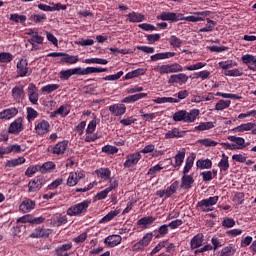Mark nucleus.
<instances>
[{
    "mask_svg": "<svg viewBox=\"0 0 256 256\" xmlns=\"http://www.w3.org/2000/svg\"><path fill=\"white\" fill-rule=\"evenodd\" d=\"M154 71H157L160 75H169L171 73H181L183 66L179 63L163 64L154 67Z\"/></svg>",
    "mask_w": 256,
    "mask_h": 256,
    "instance_id": "nucleus-1",
    "label": "nucleus"
},
{
    "mask_svg": "<svg viewBox=\"0 0 256 256\" xmlns=\"http://www.w3.org/2000/svg\"><path fill=\"white\" fill-rule=\"evenodd\" d=\"M219 202V196H212L207 199H203L197 203V208L199 211H202V213H209L210 211H213V206L217 205Z\"/></svg>",
    "mask_w": 256,
    "mask_h": 256,
    "instance_id": "nucleus-2",
    "label": "nucleus"
},
{
    "mask_svg": "<svg viewBox=\"0 0 256 256\" xmlns=\"http://www.w3.org/2000/svg\"><path fill=\"white\" fill-rule=\"evenodd\" d=\"M213 15L212 11L206 10L201 12H193L191 16H183L181 14L180 21H188L189 23H199L200 21H205V17H211Z\"/></svg>",
    "mask_w": 256,
    "mask_h": 256,
    "instance_id": "nucleus-3",
    "label": "nucleus"
},
{
    "mask_svg": "<svg viewBox=\"0 0 256 256\" xmlns=\"http://www.w3.org/2000/svg\"><path fill=\"white\" fill-rule=\"evenodd\" d=\"M90 203L91 202L89 200L80 202V203L68 208L66 213H67V215H69V217H77L79 215H82V213H85L87 211V209H89Z\"/></svg>",
    "mask_w": 256,
    "mask_h": 256,
    "instance_id": "nucleus-4",
    "label": "nucleus"
},
{
    "mask_svg": "<svg viewBox=\"0 0 256 256\" xmlns=\"http://www.w3.org/2000/svg\"><path fill=\"white\" fill-rule=\"evenodd\" d=\"M151 241H153V232L146 233L140 241L132 246V251H145V248L149 247Z\"/></svg>",
    "mask_w": 256,
    "mask_h": 256,
    "instance_id": "nucleus-5",
    "label": "nucleus"
},
{
    "mask_svg": "<svg viewBox=\"0 0 256 256\" xmlns=\"http://www.w3.org/2000/svg\"><path fill=\"white\" fill-rule=\"evenodd\" d=\"M84 177H85V172L83 170H76V171L70 172L66 185H68V187H75V185H77V183H79L81 179H84Z\"/></svg>",
    "mask_w": 256,
    "mask_h": 256,
    "instance_id": "nucleus-6",
    "label": "nucleus"
},
{
    "mask_svg": "<svg viewBox=\"0 0 256 256\" xmlns=\"http://www.w3.org/2000/svg\"><path fill=\"white\" fill-rule=\"evenodd\" d=\"M18 77H29L31 70L27 59L21 58L16 65Z\"/></svg>",
    "mask_w": 256,
    "mask_h": 256,
    "instance_id": "nucleus-7",
    "label": "nucleus"
},
{
    "mask_svg": "<svg viewBox=\"0 0 256 256\" xmlns=\"http://www.w3.org/2000/svg\"><path fill=\"white\" fill-rule=\"evenodd\" d=\"M67 147H69V142L63 140L58 142L54 146H50L48 148V151L49 153H52V155H65Z\"/></svg>",
    "mask_w": 256,
    "mask_h": 256,
    "instance_id": "nucleus-8",
    "label": "nucleus"
},
{
    "mask_svg": "<svg viewBox=\"0 0 256 256\" xmlns=\"http://www.w3.org/2000/svg\"><path fill=\"white\" fill-rule=\"evenodd\" d=\"M119 187V181L117 179H111L109 187L105 188L104 190L100 191L96 195V199L101 201L103 199H107V195L113 191V189H117Z\"/></svg>",
    "mask_w": 256,
    "mask_h": 256,
    "instance_id": "nucleus-9",
    "label": "nucleus"
},
{
    "mask_svg": "<svg viewBox=\"0 0 256 256\" xmlns=\"http://www.w3.org/2000/svg\"><path fill=\"white\" fill-rule=\"evenodd\" d=\"M178 187H179V182L175 181L166 190H158L156 192V195L157 197L167 199L171 197V195H174V193H177Z\"/></svg>",
    "mask_w": 256,
    "mask_h": 256,
    "instance_id": "nucleus-10",
    "label": "nucleus"
},
{
    "mask_svg": "<svg viewBox=\"0 0 256 256\" xmlns=\"http://www.w3.org/2000/svg\"><path fill=\"white\" fill-rule=\"evenodd\" d=\"M139 161H141V152L130 153L126 156L124 167L131 169V167H135Z\"/></svg>",
    "mask_w": 256,
    "mask_h": 256,
    "instance_id": "nucleus-11",
    "label": "nucleus"
},
{
    "mask_svg": "<svg viewBox=\"0 0 256 256\" xmlns=\"http://www.w3.org/2000/svg\"><path fill=\"white\" fill-rule=\"evenodd\" d=\"M27 93L30 103H32V105H37V103H39V89H37V86L33 83L29 84Z\"/></svg>",
    "mask_w": 256,
    "mask_h": 256,
    "instance_id": "nucleus-12",
    "label": "nucleus"
},
{
    "mask_svg": "<svg viewBox=\"0 0 256 256\" xmlns=\"http://www.w3.org/2000/svg\"><path fill=\"white\" fill-rule=\"evenodd\" d=\"M109 111L113 117H121V115H125L127 106L123 102L112 104L109 106Z\"/></svg>",
    "mask_w": 256,
    "mask_h": 256,
    "instance_id": "nucleus-13",
    "label": "nucleus"
},
{
    "mask_svg": "<svg viewBox=\"0 0 256 256\" xmlns=\"http://www.w3.org/2000/svg\"><path fill=\"white\" fill-rule=\"evenodd\" d=\"M44 184H45V179H43V177H36L32 179L28 183L29 193H36V191H39Z\"/></svg>",
    "mask_w": 256,
    "mask_h": 256,
    "instance_id": "nucleus-14",
    "label": "nucleus"
},
{
    "mask_svg": "<svg viewBox=\"0 0 256 256\" xmlns=\"http://www.w3.org/2000/svg\"><path fill=\"white\" fill-rule=\"evenodd\" d=\"M157 19H160V21H172L173 23H177V21H181V13L162 12L157 16Z\"/></svg>",
    "mask_w": 256,
    "mask_h": 256,
    "instance_id": "nucleus-15",
    "label": "nucleus"
},
{
    "mask_svg": "<svg viewBox=\"0 0 256 256\" xmlns=\"http://www.w3.org/2000/svg\"><path fill=\"white\" fill-rule=\"evenodd\" d=\"M21 131H23V118H17L10 124L8 133H11L12 135H19Z\"/></svg>",
    "mask_w": 256,
    "mask_h": 256,
    "instance_id": "nucleus-16",
    "label": "nucleus"
},
{
    "mask_svg": "<svg viewBox=\"0 0 256 256\" xmlns=\"http://www.w3.org/2000/svg\"><path fill=\"white\" fill-rule=\"evenodd\" d=\"M189 81V76L185 73L173 74L169 77L168 83L171 85L173 83H178V85H185Z\"/></svg>",
    "mask_w": 256,
    "mask_h": 256,
    "instance_id": "nucleus-17",
    "label": "nucleus"
},
{
    "mask_svg": "<svg viewBox=\"0 0 256 256\" xmlns=\"http://www.w3.org/2000/svg\"><path fill=\"white\" fill-rule=\"evenodd\" d=\"M71 249H73V243L71 242L59 245L55 248L56 256H71V253H69Z\"/></svg>",
    "mask_w": 256,
    "mask_h": 256,
    "instance_id": "nucleus-18",
    "label": "nucleus"
},
{
    "mask_svg": "<svg viewBox=\"0 0 256 256\" xmlns=\"http://www.w3.org/2000/svg\"><path fill=\"white\" fill-rule=\"evenodd\" d=\"M205 242V236L203 233H198L190 240V249L193 251L195 249H199V247H203V243Z\"/></svg>",
    "mask_w": 256,
    "mask_h": 256,
    "instance_id": "nucleus-19",
    "label": "nucleus"
},
{
    "mask_svg": "<svg viewBox=\"0 0 256 256\" xmlns=\"http://www.w3.org/2000/svg\"><path fill=\"white\" fill-rule=\"evenodd\" d=\"M50 127L51 125L46 120H42L35 123V131L37 135H45L49 133Z\"/></svg>",
    "mask_w": 256,
    "mask_h": 256,
    "instance_id": "nucleus-20",
    "label": "nucleus"
},
{
    "mask_svg": "<svg viewBox=\"0 0 256 256\" xmlns=\"http://www.w3.org/2000/svg\"><path fill=\"white\" fill-rule=\"evenodd\" d=\"M121 241H123V238L117 234H114L106 237L104 244L106 247H117V245H121Z\"/></svg>",
    "mask_w": 256,
    "mask_h": 256,
    "instance_id": "nucleus-21",
    "label": "nucleus"
},
{
    "mask_svg": "<svg viewBox=\"0 0 256 256\" xmlns=\"http://www.w3.org/2000/svg\"><path fill=\"white\" fill-rule=\"evenodd\" d=\"M19 209L22 213H31L35 209V201L26 198L21 202Z\"/></svg>",
    "mask_w": 256,
    "mask_h": 256,
    "instance_id": "nucleus-22",
    "label": "nucleus"
},
{
    "mask_svg": "<svg viewBox=\"0 0 256 256\" xmlns=\"http://www.w3.org/2000/svg\"><path fill=\"white\" fill-rule=\"evenodd\" d=\"M255 127H256V123L247 122L233 128L232 131L234 133H245V131H251V133L253 134V129H255Z\"/></svg>",
    "mask_w": 256,
    "mask_h": 256,
    "instance_id": "nucleus-23",
    "label": "nucleus"
},
{
    "mask_svg": "<svg viewBox=\"0 0 256 256\" xmlns=\"http://www.w3.org/2000/svg\"><path fill=\"white\" fill-rule=\"evenodd\" d=\"M17 113H19V110L15 107L5 109L0 112V119H13V117H17Z\"/></svg>",
    "mask_w": 256,
    "mask_h": 256,
    "instance_id": "nucleus-24",
    "label": "nucleus"
},
{
    "mask_svg": "<svg viewBox=\"0 0 256 256\" xmlns=\"http://www.w3.org/2000/svg\"><path fill=\"white\" fill-rule=\"evenodd\" d=\"M187 132L179 130V128H173L165 134V139H180L185 137Z\"/></svg>",
    "mask_w": 256,
    "mask_h": 256,
    "instance_id": "nucleus-25",
    "label": "nucleus"
},
{
    "mask_svg": "<svg viewBox=\"0 0 256 256\" xmlns=\"http://www.w3.org/2000/svg\"><path fill=\"white\" fill-rule=\"evenodd\" d=\"M241 59L244 65H248V69H250V71H256L255 67L251 66V64L256 65V56L252 54H246L243 55Z\"/></svg>",
    "mask_w": 256,
    "mask_h": 256,
    "instance_id": "nucleus-26",
    "label": "nucleus"
},
{
    "mask_svg": "<svg viewBox=\"0 0 256 256\" xmlns=\"http://www.w3.org/2000/svg\"><path fill=\"white\" fill-rule=\"evenodd\" d=\"M228 141H231L234 145V149H245L247 145H245V138L237 137V136H228Z\"/></svg>",
    "mask_w": 256,
    "mask_h": 256,
    "instance_id": "nucleus-27",
    "label": "nucleus"
},
{
    "mask_svg": "<svg viewBox=\"0 0 256 256\" xmlns=\"http://www.w3.org/2000/svg\"><path fill=\"white\" fill-rule=\"evenodd\" d=\"M147 97V93H137L134 95H130L125 97L124 99L121 100V103H136V101H140V99H145Z\"/></svg>",
    "mask_w": 256,
    "mask_h": 256,
    "instance_id": "nucleus-28",
    "label": "nucleus"
},
{
    "mask_svg": "<svg viewBox=\"0 0 256 256\" xmlns=\"http://www.w3.org/2000/svg\"><path fill=\"white\" fill-rule=\"evenodd\" d=\"M12 96L16 101H23V99H25V90H23V86H15L12 89Z\"/></svg>",
    "mask_w": 256,
    "mask_h": 256,
    "instance_id": "nucleus-29",
    "label": "nucleus"
},
{
    "mask_svg": "<svg viewBox=\"0 0 256 256\" xmlns=\"http://www.w3.org/2000/svg\"><path fill=\"white\" fill-rule=\"evenodd\" d=\"M195 157H196L195 153H192L189 155V157H187L184 168H183L184 175H187V173H189L193 168V164L195 163Z\"/></svg>",
    "mask_w": 256,
    "mask_h": 256,
    "instance_id": "nucleus-30",
    "label": "nucleus"
},
{
    "mask_svg": "<svg viewBox=\"0 0 256 256\" xmlns=\"http://www.w3.org/2000/svg\"><path fill=\"white\" fill-rule=\"evenodd\" d=\"M199 109H192L189 112L186 111L185 123H195L197 117H199Z\"/></svg>",
    "mask_w": 256,
    "mask_h": 256,
    "instance_id": "nucleus-31",
    "label": "nucleus"
},
{
    "mask_svg": "<svg viewBox=\"0 0 256 256\" xmlns=\"http://www.w3.org/2000/svg\"><path fill=\"white\" fill-rule=\"evenodd\" d=\"M171 57H175V52H162L154 54L150 57L151 61H161L163 59H171Z\"/></svg>",
    "mask_w": 256,
    "mask_h": 256,
    "instance_id": "nucleus-32",
    "label": "nucleus"
},
{
    "mask_svg": "<svg viewBox=\"0 0 256 256\" xmlns=\"http://www.w3.org/2000/svg\"><path fill=\"white\" fill-rule=\"evenodd\" d=\"M127 19L130 23H141V21H145V15L137 12H131L127 14Z\"/></svg>",
    "mask_w": 256,
    "mask_h": 256,
    "instance_id": "nucleus-33",
    "label": "nucleus"
},
{
    "mask_svg": "<svg viewBox=\"0 0 256 256\" xmlns=\"http://www.w3.org/2000/svg\"><path fill=\"white\" fill-rule=\"evenodd\" d=\"M25 161V157L23 156L11 159L6 162V167L7 169H13L14 167H19V165H23Z\"/></svg>",
    "mask_w": 256,
    "mask_h": 256,
    "instance_id": "nucleus-34",
    "label": "nucleus"
},
{
    "mask_svg": "<svg viewBox=\"0 0 256 256\" xmlns=\"http://www.w3.org/2000/svg\"><path fill=\"white\" fill-rule=\"evenodd\" d=\"M193 183H195L193 176L184 174L182 177L181 188L182 189H191Z\"/></svg>",
    "mask_w": 256,
    "mask_h": 256,
    "instance_id": "nucleus-35",
    "label": "nucleus"
},
{
    "mask_svg": "<svg viewBox=\"0 0 256 256\" xmlns=\"http://www.w3.org/2000/svg\"><path fill=\"white\" fill-rule=\"evenodd\" d=\"M152 101L157 105H163L164 103H179V99L173 97H157Z\"/></svg>",
    "mask_w": 256,
    "mask_h": 256,
    "instance_id": "nucleus-36",
    "label": "nucleus"
},
{
    "mask_svg": "<svg viewBox=\"0 0 256 256\" xmlns=\"http://www.w3.org/2000/svg\"><path fill=\"white\" fill-rule=\"evenodd\" d=\"M96 173L98 177H101L104 181H109V183H111V170H109V168H100Z\"/></svg>",
    "mask_w": 256,
    "mask_h": 256,
    "instance_id": "nucleus-37",
    "label": "nucleus"
},
{
    "mask_svg": "<svg viewBox=\"0 0 256 256\" xmlns=\"http://www.w3.org/2000/svg\"><path fill=\"white\" fill-rule=\"evenodd\" d=\"M231 107V100H223L220 99L215 104V111H225V109H229Z\"/></svg>",
    "mask_w": 256,
    "mask_h": 256,
    "instance_id": "nucleus-38",
    "label": "nucleus"
},
{
    "mask_svg": "<svg viewBox=\"0 0 256 256\" xmlns=\"http://www.w3.org/2000/svg\"><path fill=\"white\" fill-rule=\"evenodd\" d=\"M61 61L64 63H67L68 65H75L76 63H79V56L78 55H69L67 53H64V56L61 58Z\"/></svg>",
    "mask_w": 256,
    "mask_h": 256,
    "instance_id": "nucleus-39",
    "label": "nucleus"
},
{
    "mask_svg": "<svg viewBox=\"0 0 256 256\" xmlns=\"http://www.w3.org/2000/svg\"><path fill=\"white\" fill-rule=\"evenodd\" d=\"M67 221V216L60 214L52 219V225L54 227H61L62 225H66Z\"/></svg>",
    "mask_w": 256,
    "mask_h": 256,
    "instance_id": "nucleus-40",
    "label": "nucleus"
},
{
    "mask_svg": "<svg viewBox=\"0 0 256 256\" xmlns=\"http://www.w3.org/2000/svg\"><path fill=\"white\" fill-rule=\"evenodd\" d=\"M155 221H157V218L153 217V216H146L141 218L140 220H138V225H141L142 227L147 228L149 225H153V223H155Z\"/></svg>",
    "mask_w": 256,
    "mask_h": 256,
    "instance_id": "nucleus-41",
    "label": "nucleus"
},
{
    "mask_svg": "<svg viewBox=\"0 0 256 256\" xmlns=\"http://www.w3.org/2000/svg\"><path fill=\"white\" fill-rule=\"evenodd\" d=\"M7 149H8V155H10V153L19 154V153H24L25 146H21L19 144H10L7 146Z\"/></svg>",
    "mask_w": 256,
    "mask_h": 256,
    "instance_id": "nucleus-42",
    "label": "nucleus"
},
{
    "mask_svg": "<svg viewBox=\"0 0 256 256\" xmlns=\"http://www.w3.org/2000/svg\"><path fill=\"white\" fill-rule=\"evenodd\" d=\"M174 159V167H181V165H183V161H185V148L179 150Z\"/></svg>",
    "mask_w": 256,
    "mask_h": 256,
    "instance_id": "nucleus-43",
    "label": "nucleus"
},
{
    "mask_svg": "<svg viewBox=\"0 0 256 256\" xmlns=\"http://www.w3.org/2000/svg\"><path fill=\"white\" fill-rule=\"evenodd\" d=\"M218 167L221 172L229 170V156L225 155V153L222 154V158L218 163Z\"/></svg>",
    "mask_w": 256,
    "mask_h": 256,
    "instance_id": "nucleus-44",
    "label": "nucleus"
},
{
    "mask_svg": "<svg viewBox=\"0 0 256 256\" xmlns=\"http://www.w3.org/2000/svg\"><path fill=\"white\" fill-rule=\"evenodd\" d=\"M84 63H86L87 65H107L109 61L103 58H88L84 60Z\"/></svg>",
    "mask_w": 256,
    "mask_h": 256,
    "instance_id": "nucleus-45",
    "label": "nucleus"
},
{
    "mask_svg": "<svg viewBox=\"0 0 256 256\" xmlns=\"http://www.w3.org/2000/svg\"><path fill=\"white\" fill-rule=\"evenodd\" d=\"M216 122H201L198 126H195V131H209L215 127Z\"/></svg>",
    "mask_w": 256,
    "mask_h": 256,
    "instance_id": "nucleus-46",
    "label": "nucleus"
},
{
    "mask_svg": "<svg viewBox=\"0 0 256 256\" xmlns=\"http://www.w3.org/2000/svg\"><path fill=\"white\" fill-rule=\"evenodd\" d=\"M144 73H147V69H145V68H138L136 70L128 72L125 75V79H134V77H139V76L143 75Z\"/></svg>",
    "mask_w": 256,
    "mask_h": 256,
    "instance_id": "nucleus-47",
    "label": "nucleus"
},
{
    "mask_svg": "<svg viewBox=\"0 0 256 256\" xmlns=\"http://www.w3.org/2000/svg\"><path fill=\"white\" fill-rule=\"evenodd\" d=\"M218 65L224 71H229V69H233V67H237V62L233 60H226V61L219 62Z\"/></svg>",
    "mask_w": 256,
    "mask_h": 256,
    "instance_id": "nucleus-48",
    "label": "nucleus"
},
{
    "mask_svg": "<svg viewBox=\"0 0 256 256\" xmlns=\"http://www.w3.org/2000/svg\"><path fill=\"white\" fill-rule=\"evenodd\" d=\"M119 213H121V210L110 211L106 216L100 219L99 223H109V221H113Z\"/></svg>",
    "mask_w": 256,
    "mask_h": 256,
    "instance_id": "nucleus-49",
    "label": "nucleus"
},
{
    "mask_svg": "<svg viewBox=\"0 0 256 256\" xmlns=\"http://www.w3.org/2000/svg\"><path fill=\"white\" fill-rule=\"evenodd\" d=\"M43 40L44 38L35 32V34H33V36L28 40V42L32 45L31 51L35 49V43H37V45H41L43 44Z\"/></svg>",
    "mask_w": 256,
    "mask_h": 256,
    "instance_id": "nucleus-50",
    "label": "nucleus"
},
{
    "mask_svg": "<svg viewBox=\"0 0 256 256\" xmlns=\"http://www.w3.org/2000/svg\"><path fill=\"white\" fill-rule=\"evenodd\" d=\"M226 77H241L243 75V68H234L224 72Z\"/></svg>",
    "mask_w": 256,
    "mask_h": 256,
    "instance_id": "nucleus-51",
    "label": "nucleus"
},
{
    "mask_svg": "<svg viewBox=\"0 0 256 256\" xmlns=\"http://www.w3.org/2000/svg\"><path fill=\"white\" fill-rule=\"evenodd\" d=\"M74 43H75V45H79L80 47H91V46L95 45V40L80 38L77 41H75Z\"/></svg>",
    "mask_w": 256,
    "mask_h": 256,
    "instance_id": "nucleus-52",
    "label": "nucleus"
},
{
    "mask_svg": "<svg viewBox=\"0 0 256 256\" xmlns=\"http://www.w3.org/2000/svg\"><path fill=\"white\" fill-rule=\"evenodd\" d=\"M196 166L199 169H211V167L213 166V162H211L210 159L198 160L196 162Z\"/></svg>",
    "mask_w": 256,
    "mask_h": 256,
    "instance_id": "nucleus-53",
    "label": "nucleus"
},
{
    "mask_svg": "<svg viewBox=\"0 0 256 256\" xmlns=\"http://www.w3.org/2000/svg\"><path fill=\"white\" fill-rule=\"evenodd\" d=\"M107 68L87 67L84 68V75H92V73H105Z\"/></svg>",
    "mask_w": 256,
    "mask_h": 256,
    "instance_id": "nucleus-54",
    "label": "nucleus"
},
{
    "mask_svg": "<svg viewBox=\"0 0 256 256\" xmlns=\"http://www.w3.org/2000/svg\"><path fill=\"white\" fill-rule=\"evenodd\" d=\"M70 110L67 106H60L57 110L52 113V117L55 115H61V117H67L69 115Z\"/></svg>",
    "mask_w": 256,
    "mask_h": 256,
    "instance_id": "nucleus-55",
    "label": "nucleus"
},
{
    "mask_svg": "<svg viewBox=\"0 0 256 256\" xmlns=\"http://www.w3.org/2000/svg\"><path fill=\"white\" fill-rule=\"evenodd\" d=\"M30 21H33V23H44L45 21H47V15L33 14L30 16Z\"/></svg>",
    "mask_w": 256,
    "mask_h": 256,
    "instance_id": "nucleus-56",
    "label": "nucleus"
},
{
    "mask_svg": "<svg viewBox=\"0 0 256 256\" xmlns=\"http://www.w3.org/2000/svg\"><path fill=\"white\" fill-rule=\"evenodd\" d=\"M235 255V247L233 246V244L224 247L221 250V254L220 256H234Z\"/></svg>",
    "mask_w": 256,
    "mask_h": 256,
    "instance_id": "nucleus-57",
    "label": "nucleus"
},
{
    "mask_svg": "<svg viewBox=\"0 0 256 256\" xmlns=\"http://www.w3.org/2000/svg\"><path fill=\"white\" fill-rule=\"evenodd\" d=\"M59 84H47L41 88L42 93H53V91H57L59 89Z\"/></svg>",
    "mask_w": 256,
    "mask_h": 256,
    "instance_id": "nucleus-58",
    "label": "nucleus"
},
{
    "mask_svg": "<svg viewBox=\"0 0 256 256\" xmlns=\"http://www.w3.org/2000/svg\"><path fill=\"white\" fill-rule=\"evenodd\" d=\"M54 169H55V163L46 162L41 166L40 171L41 173H51V171H54Z\"/></svg>",
    "mask_w": 256,
    "mask_h": 256,
    "instance_id": "nucleus-59",
    "label": "nucleus"
},
{
    "mask_svg": "<svg viewBox=\"0 0 256 256\" xmlns=\"http://www.w3.org/2000/svg\"><path fill=\"white\" fill-rule=\"evenodd\" d=\"M102 153H106L107 155H115V153H119V148L112 145H106L102 147Z\"/></svg>",
    "mask_w": 256,
    "mask_h": 256,
    "instance_id": "nucleus-60",
    "label": "nucleus"
},
{
    "mask_svg": "<svg viewBox=\"0 0 256 256\" xmlns=\"http://www.w3.org/2000/svg\"><path fill=\"white\" fill-rule=\"evenodd\" d=\"M13 61V54L9 52L0 53V63H11Z\"/></svg>",
    "mask_w": 256,
    "mask_h": 256,
    "instance_id": "nucleus-61",
    "label": "nucleus"
},
{
    "mask_svg": "<svg viewBox=\"0 0 256 256\" xmlns=\"http://www.w3.org/2000/svg\"><path fill=\"white\" fill-rule=\"evenodd\" d=\"M185 115H186V110H179L174 113L173 121H176V122L183 121L185 123Z\"/></svg>",
    "mask_w": 256,
    "mask_h": 256,
    "instance_id": "nucleus-62",
    "label": "nucleus"
},
{
    "mask_svg": "<svg viewBox=\"0 0 256 256\" xmlns=\"http://www.w3.org/2000/svg\"><path fill=\"white\" fill-rule=\"evenodd\" d=\"M10 21H14V23H25L27 21V16L19 15L17 13L10 15Z\"/></svg>",
    "mask_w": 256,
    "mask_h": 256,
    "instance_id": "nucleus-63",
    "label": "nucleus"
},
{
    "mask_svg": "<svg viewBox=\"0 0 256 256\" xmlns=\"http://www.w3.org/2000/svg\"><path fill=\"white\" fill-rule=\"evenodd\" d=\"M169 43L172 47H181L183 45V40H181L179 37L173 35L170 37Z\"/></svg>",
    "mask_w": 256,
    "mask_h": 256,
    "instance_id": "nucleus-64",
    "label": "nucleus"
}]
</instances>
